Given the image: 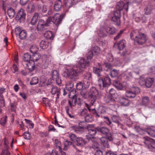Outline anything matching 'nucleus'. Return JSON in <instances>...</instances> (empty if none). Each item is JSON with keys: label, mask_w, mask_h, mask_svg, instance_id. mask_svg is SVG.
I'll return each mask as SVG.
<instances>
[{"label": "nucleus", "mask_w": 155, "mask_h": 155, "mask_svg": "<svg viewBox=\"0 0 155 155\" xmlns=\"http://www.w3.org/2000/svg\"><path fill=\"white\" fill-rule=\"evenodd\" d=\"M154 81V79L153 78H146V87L149 88L153 84Z\"/></svg>", "instance_id": "2f4dec72"}, {"label": "nucleus", "mask_w": 155, "mask_h": 155, "mask_svg": "<svg viewBox=\"0 0 155 155\" xmlns=\"http://www.w3.org/2000/svg\"><path fill=\"white\" fill-rule=\"evenodd\" d=\"M74 0H67L66 5L68 8L71 7L73 5L75 4Z\"/></svg>", "instance_id": "c03bdc74"}, {"label": "nucleus", "mask_w": 155, "mask_h": 155, "mask_svg": "<svg viewBox=\"0 0 155 155\" xmlns=\"http://www.w3.org/2000/svg\"><path fill=\"white\" fill-rule=\"evenodd\" d=\"M120 11L117 10L114 12V16L112 18V20L114 22V24L117 25H119L120 24Z\"/></svg>", "instance_id": "9d476101"}, {"label": "nucleus", "mask_w": 155, "mask_h": 155, "mask_svg": "<svg viewBox=\"0 0 155 155\" xmlns=\"http://www.w3.org/2000/svg\"><path fill=\"white\" fill-rule=\"evenodd\" d=\"M86 137L87 138L89 141L91 140L93 142V143L92 145V147L93 148L95 149L99 147V144L98 143L95 141H94V137H90L89 135H86Z\"/></svg>", "instance_id": "cd10ccee"}, {"label": "nucleus", "mask_w": 155, "mask_h": 155, "mask_svg": "<svg viewBox=\"0 0 155 155\" xmlns=\"http://www.w3.org/2000/svg\"><path fill=\"white\" fill-rule=\"evenodd\" d=\"M7 13L8 16L11 18H13L15 14L14 9L12 8H9L8 9Z\"/></svg>", "instance_id": "c9c22d12"}, {"label": "nucleus", "mask_w": 155, "mask_h": 155, "mask_svg": "<svg viewBox=\"0 0 155 155\" xmlns=\"http://www.w3.org/2000/svg\"><path fill=\"white\" fill-rule=\"evenodd\" d=\"M91 61H88L86 60H85L83 58H82L79 61L78 65V67L79 69H81L82 70V72L84 71V69L90 65Z\"/></svg>", "instance_id": "1a4fd4ad"}, {"label": "nucleus", "mask_w": 155, "mask_h": 155, "mask_svg": "<svg viewBox=\"0 0 155 155\" xmlns=\"http://www.w3.org/2000/svg\"><path fill=\"white\" fill-rule=\"evenodd\" d=\"M123 32V31H120L119 33H118L117 36L114 37V39L115 40H117L120 38L121 36V35L122 34Z\"/></svg>", "instance_id": "774afa93"}, {"label": "nucleus", "mask_w": 155, "mask_h": 155, "mask_svg": "<svg viewBox=\"0 0 155 155\" xmlns=\"http://www.w3.org/2000/svg\"><path fill=\"white\" fill-rule=\"evenodd\" d=\"M38 78L37 77L33 78L32 80L30 81V84L31 85L36 84L38 82Z\"/></svg>", "instance_id": "09e8293b"}, {"label": "nucleus", "mask_w": 155, "mask_h": 155, "mask_svg": "<svg viewBox=\"0 0 155 155\" xmlns=\"http://www.w3.org/2000/svg\"><path fill=\"white\" fill-rule=\"evenodd\" d=\"M130 35L131 38L134 40L139 45H143L146 41V35L144 33L140 32L138 30L133 31Z\"/></svg>", "instance_id": "f03ea898"}, {"label": "nucleus", "mask_w": 155, "mask_h": 155, "mask_svg": "<svg viewBox=\"0 0 155 155\" xmlns=\"http://www.w3.org/2000/svg\"><path fill=\"white\" fill-rule=\"evenodd\" d=\"M0 102L1 104H2L3 106L4 107L5 106V101L3 96L2 95H0Z\"/></svg>", "instance_id": "0e129e2a"}, {"label": "nucleus", "mask_w": 155, "mask_h": 155, "mask_svg": "<svg viewBox=\"0 0 155 155\" xmlns=\"http://www.w3.org/2000/svg\"><path fill=\"white\" fill-rule=\"evenodd\" d=\"M146 79L142 78L140 79L139 81V83L140 84L141 86H143L145 85L146 86Z\"/></svg>", "instance_id": "69168bd1"}, {"label": "nucleus", "mask_w": 155, "mask_h": 155, "mask_svg": "<svg viewBox=\"0 0 155 155\" xmlns=\"http://www.w3.org/2000/svg\"><path fill=\"white\" fill-rule=\"evenodd\" d=\"M26 14L24 12V10L21 9L18 12L15 17V19L19 21L20 23H24L25 20Z\"/></svg>", "instance_id": "9b49d317"}, {"label": "nucleus", "mask_w": 155, "mask_h": 155, "mask_svg": "<svg viewBox=\"0 0 155 155\" xmlns=\"http://www.w3.org/2000/svg\"><path fill=\"white\" fill-rule=\"evenodd\" d=\"M71 128L75 132L78 134H82L84 131V127L79 126H74L71 127Z\"/></svg>", "instance_id": "aec40b11"}, {"label": "nucleus", "mask_w": 155, "mask_h": 155, "mask_svg": "<svg viewBox=\"0 0 155 155\" xmlns=\"http://www.w3.org/2000/svg\"><path fill=\"white\" fill-rule=\"evenodd\" d=\"M78 66L74 65L71 68L67 69L65 72L66 74V77L70 79L76 80L78 77L82 73L81 69H79Z\"/></svg>", "instance_id": "7ed1b4c3"}, {"label": "nucleus", "mask_w": 155, "mask_h": 155, "mask_svg": "<svg viewBox=\"0 0 155 155\" xmlns=\"http://www.w3.org/2000/svg\"><path fill=\"white\" fill-rule=\"evenodd\" d=\"M44 36L48 39L53 40L54 38L53 33L50 31H46L44 33Z\"/></svg>", "instance_id": "7c9ffc66"}, {"label": "nucleus", "mask_w": 155, "mask_h": 155, "mask_svg": "<svg viewBox=\"0 0 155 155\" xmlns=\"http://www.w3.org/2000/svg\"><path fill=\"white\" fill-rule=\"evenodd\" d=\"M38 51V48L35 45H33L30 49V52L33 54V59L36 62L38 60L39 54L37 52Z\"/></svg>", "instance_id": "ddd939ff"}, {"label": "nucleus", "mask_w": 155, "mask_h": 155, "mask_svg": "<svg viewBox=\"0 0 155 155\" xmlns=\"http://www.w3.org/2000/svg\"><path fill=\"white\" fill-rule=\"evenodd\" d=\"M76 87L77 90H80L83 87V84L81 82L77 83L76 85Z\"/></svg>", "instance_id": "13d9d810"}, {"label": "nucleus", "mask_w": 155, "mask_h": 155, "mask_svg": "<svg viewBox=\"0 0 155 155\" xmlns=\"http://www.w3.org/2000/svg\"><path fill=\"white\" fill-rule=\"evenodd\" d=\"M104 101L107 103L109 104L110 105H114L115 104V101L112 98L111 96L106 95L104 97Z\"/></svg>", "instance_id": "412c9836"}, {"label": "nucleus", "mask_w": 155, "mask_h": 155, "mask_svg": "<svg viewBox=\"0 0 155 155\" xmlns=\"http://www.w3.org/2000/svg\"><path fill=\"white\" fill-rule=\"evenodd\" d=\"M105 29L106 32L109 35H113L116 31L115 28L113 27H106Z\"/></svg>", "instance_id": "473e14b6"}, {"label": "nucleus", "mask_w": 155, "mask_h": 155, "mask_svg": "<svg viewBox=\"0 0 155 155\" xmlns=\"http://www.w3.org/2000/svg\"><path fill=\"white\" fill-rule=\"evenodd\" d=\"M62 5V3L61 1H56L54 5V10L56 11H60Z\"/></svg>", "instance_id": "72a5a7b5"}, {"label": "nucleus", "mask_w": 155, "mask_h": 155, "mask_svg": "<svg viewBox=\"0 0 155 155\" xmlns=\"http://www.w3.org/2000/svg\"><path fill=\"white\" fill-rule=\"evenodd\" d=\"M98 35L100 37H103L107 36V34L104 32L102 29L100 30L98 33Z\"/></svg>", "instance_id": "5fc2aeb1"}, {"label": "nucleus", "mask_w": 155, "mask_h": 155, "mask_svg": "<svg viewBox=\"0 0 155 155\" xmlns=\"http://www.w3.org/2000/svg\"><path fill=\"white\" fill-rule=\"evenodd\" d=\"M31 58V56L29 53H26L23 56V59L24 61L25 62H28L27 64V66L28 67L29 65H31V64H34L35 65H37L35 63V60H34L33 57V60H30Z\"/></svg>", "instance_id": "4468645a"}, {"label": "nucleus", "mask_w": 155, "mask_h": 155, "mask_svg": "<svg viewBox=\"0 0 155 155\" xmlns=\"http://www.w3.org/2000/svg\"><path fill=\"white\" fill-rule=\"evenodd\" d=\"M114 86L119 90H121L123 88L122 85L118 81H116L114 84Z\"/></svg>", "instance_id": "79ce46f5"}, {"label": "nucleus", "mask_w": 155, "mask_h": 155, "mask_svg": "<svg viewBox=\"0 0 155 155\" xmlns=\"http://www.w3.org/2000/svg\"><path fill=\"white\" fill-rule=\"evenodd\" d=\"M103 118L104 119L105 122L107 125L110 126L112 125L111 121L107 117L104 116Z\"/></svg>", "instance_id": "603ef678"}, {"label": "nucleus", "mask_w": 155, "mask_h": 155, "mask_svg": "<svg viewBox=\"0 0 155 155\" xmlns=\"http://www.w3.org/2000/svg\"><path fill=\"white\" fill-rule=\"evenodd\" d=\"M84 119L85 121L87 122H91L92 120V115L87 114L85 116Z\"/></svg>", "instance_id": "8fccbe9b"}, {"label": "nucleus", "mask_w": 155, "mask_h": 155, "mask_svg": "<svg viewBox=\"0 0 155 155\" xmlns=\"http://www.w3.org/2000/svg\"><path fill=\"white\" fill-rule=\"evenodd\" d=\"M59 77V73L58 71L56 70H53L52 73V78L53 80L54 79H57Z\"/></svg>", "instance_id": "37998d69"}, {"label": "nucleus", "mask_w": 155, "mask_h": 155, "mask_svg": "<svg viewBox=\"0 0 155 155\" xmlns=\"http://www.w3.org/2000/svg\"><path fill=\"white\" fill-rule=\"evenodd\" d=\"M47 59V56L46 55H43L41 57V59L42 61V67L43 68H46L48 67L49 61Z\"/></svg>", "instance_id": "bb28decb"}, {"label": "nucleus", "mask_w": 155, "mask_h": 155, "mask_svg": "<svg viewBox=\"0 0 155 155\" xmlns=\"http://www.w3.org/2000/svg\"><path fill=\"white\" fill-rule=\"evenodd\" d=\"M50 85L52 87L51 89V93L52 94H57V98H59V96L60 94V88H58L56 86H53L51 84Z\"/></svg>", "instance_id": "a211bd4d"}, {"label": "nucleus", "mask_w": 155, "mask_h": 155, "mask_svg": "<svg viewBox=\"0 0 155 155\" xmlns=\"http://www.w3.org/2000/svg\"><path fill=\"white\" fill-rule=\"evenodd\" d=\"M97 131L99 132L101 134L105 135L109 140H113L110 130L108 128L104 127L100 128L97 127Z\"/></svg>", "instance_id": "0eeeda50"}, {"label": "nucleus", "mask_w": 155, "mask_h": 155, "mask_svg": "<svg viewBox=\"0 0 155 155\" xmlns=\"http://www.w3.org/2000/svg\"><path fill=\"white\" fill-rule=\"evenodd\" d=\"M135 129L140 134H142L145 130H143L139 126H136L134 127Z\"/></svg>", "instance_id": "49530a36"}, {"label": "nucleus", "mask_w": 155, "mask_h": 155, "mask_svg": "<svg viewBox=\"0 0 155 155\" xmlns=\"http://www.w3.org/2000/svg\"><path fill=\"white\" fill-rule=\"evenodd\" d=\"M39 46L42 49H45L48 47V43L44 40H42Z\"/></svg>", "instance_id": "58836bf2"}, {"label": "nucleus", "mask_w": 155, "mask_h": 155, "mask_svg": "<svg viewBox=\"0 0 155 155\" xmlns=\"http://www.w3.org/2000/svg\"><path fill=\"white\" fill-rule=\"evenodd\" d=\"M107 59L109 62H112L114 60V58L112 54L110 53H108L107 54Z\"/></svg>", "instance_id": "864d4df0"}, {"label": "nucleus", "mask_w": 155, "mask_h": 155, "mask_svg": "<svg viewBox=\"0 0 155 155\" xmlns=\"http://www.w3.org/2000/svg\"><path fill=\"white\" fill-rule=\"evenodd\" d=\"M98 68L94 67L93 68V72L94 73L97 74L98 77L101 76V73L102 72V66L99 63L97 64Z\"/></svg>", "instance_id": "4be33fe9"}, {"label": "nucleus", "mask_w": 155, "mask_h": 155, "mask_svg": "<svg viewBox=\"0 0 155 155\" xmlns=\"http://www.w3.org/2000/svg\"><path fill=\"white\" fill-rule=\"evenodd\" d=\"M76 142V145L81 147L84 146L86 143V141L81 137H78Z\"/></svg>", "instance_id": "c756f323"}, {"label": "nucleus", "mask_w": 155, "mask_h": 155, "mask_svg": "<svg viewBox=\"0 0 155 155\" xmlns=\"http://www.w3.org/2000/svg\"><path fill=\"white\" fill-rule=\"evenodd\" d=\"M24 137L25 139H29L30 138V134L29 131H27V132H25L23 134Z\"/></svg>", "instance_id": "e2e57ef3"}, {"label": "nucleus", "mask_w": 155, "mask_h": 155, "mask_svg": "<svg viewBox=\"0 0 155 155\" xmlns=\"http://www.w3.org/2000/svg\"><path fill=\"white\" fill-rule=\"evenodd\" d=\"M87 113V110L86 108H84L81 111L80 113V115L81 116H84L85 117V116L88 114Z\"/></svg>", "instance_id": "680f3d73"}, {"label": "nucleus", "mask_w": 155, "mask_h": 155, "mask_svg": "<svg viewBox=\"0 0 155 155\" xmlns=\"http://www.w3.org/2000/svg\"><path fill=\"white\" fill-rule=\"evenodd\" d=\"M107 138L105 137H102L100 138L101 143L103 145L105 148H108L109 147V145L108 143Z\"/></svg>", "instance_id": "c85d7f7f"}, {"label": "nucleus", "mask_w": 155, "mask_h": 155, "mask_svg": "<svg viewBox=\"0 0 155 155\" xmlns=\"http://www.w3.org/2000/svg\"><path fill=\"white\" fill-rule=\"evenodd\" d=\"M149 98L148 97H145L142 98L141 102L142 105L146 106L149 105Z\"/></svg>", "instance_id": "e433bc0d"}, {"label": "nucleus", "mask_w": 155, "mask_h": 155, "mask_svg": "<svg viewBox=\"0 0 155 155\" xmlns=\"http://www.w3.org/2000/svg\"><path fill=\"white\" fill-rule=\"evenodd\" d=\"M145 132L151 137H155V130L150 128H147L145 130Z\"/></svg>", "instance_id": "f704fd0d"}, {"label": "nucleus", "mask_w": 155, "mask_h": 155, "mask_svg": "<svg viewBox=\"0 0 155 155\" xmlns=\"http://www.w3.org/2000/svg\"><path fill=\"white\" fill-rule=\"evenodd\" d=\"M77 102V97L76 95L74 94L68 100V104L71 108L75 106Z\"/></svg>", "instance_id": "5701e85b"}, {"label": "nucleus", "mask_w": 155, "mask_h": 155, "mask_svg": "<svg viewBox=\"0 0 155 155\" xmlns=\"http://www.w3.org/2000/svg\"><path fill=\"white\" fill-rule=\"evenodd\" d=\"M86 128L88 134L91 136V137H93L96 134L97 130V127H95L94 125H88Z\"/></svg>", "instance_id": "2eb2a0df"}, {"label": "nucleus", "mask_w": 155, "mask_h": 155, "mask_svg": "<svg viewBox=\"0 0 155 155\" xmlns=\"http://www.w3.org/2000/svg\"><path fill=\"white\" fill-rule=\"evenodd\" d=\"M140 92L139 88L137 87L132 88L131 91L126 92V95L127 97L129 98H132L135 97L136 94Z\"/></svg>", "instance_id": "f8f14e48"}, {"label": "nucleus", "mask_w": 155, "mask_h": 155, "mask_svg": "<svg viewBox=\"0 0 155 155\" xmlns=\"http://www.w3.org/2000/svg\"><path fill=\"white\" fill-rule=\"evenodd\" d=\"M69 137L71 140L74 142L76 141L77 140L78 137H77L74 134L70 133L69 135Z\"/></svg>", "instance_id": "3c124183"}, {"label": "nucleus", "mask_w": 155, "mask_h": 155, "mask_svg": "<svg viewBox=\"0 0 155 155\" xmlns=\"http://www.w3.org/2000/svg\"><path fill=\"white\" fill-rule=\"evenodd\" d=\"M119 101L120 104L122 106H126L129 104V101L127 99L124 97H120Z\"/></svg>", "instance_id": "a878e982"}, {"label": "nucleus", "mask_w": 155, "mask_h": 155, "mask_svg": "<svg viewBox=\"0 0 155 155\" xmlns=\"http://www.w3.org/2000/svg\"><path fill=\"white\" fill-rule=\"evenodd\" d=\"M63 15H60L59 14H55L53 18L50 16L46 19V22H45L43 19L39 20V31H42L45 30L46 27L49 25V24H51L52 22L53 24L58 27L61 23L63 18Z\"/></svg>", "instance_id": "f257e3e1"}, {"label": "nucleus", "mask_w": 155, "mask_h": 155, "mask_svg": "<svg viewBox=\"0 0 155 155\" xmlns=\"http://www.w3.org/2000/svg\"><path fill=\"white\" fill-rule=\"evenodd\" d=\"M6 118L7 117L6 116L1 119L0 121V123L1 125L4 126L5 125V123L6 122Z\"/></svg>", "instance_id": "052dcab7"}, {"label": "nucleus", "mask_w": 155, "mask_h": 155, "mask_svg": "<svg viewBox=\"0 0 155 155\" xmlns=\"http://www.w3.org/2000/svg\"><path fill=\"white\" fill-rule=\"evenodd\" d=\"M98 96L99 93L96 88L94 87H91L88 93V102L90 106L95 104Z\"/></svg>", "instance_id": "20e7f679"}, {"label": "nucleus", "mask_w": 155, "mask_h": 155, "mask_svg": "<svg viewBox=\"0 0 155 155\" xmlns=\"http://www.w3.org/2000/svg\"><path fill=\"white\" fill-rule=\"evenodd\" d=\"M112 120L113 122L117 124L118 126H120L121 128L122 125L121 123L122 121L120 117L118 116L114 115L111 117Z\"/></svg>", "instance_id": "6ab92c4d"}, {"label": "nucleus", "mask_w": 155, "mask_h": 155, "mask_svg": "<svg viewBox=\"0 0 155 155\" xmlns=\"http://www.w3.org/2000/svg\"><path fill=\"white\" fill-rule=\"evenodd\" d=\"M72 143L71 142L68 140H66L64 142V150H67V148L72 144Z\"/></svg>", "instance_id": "a18cd8bd"}, {"label": "nucleus", "mask_w": 155, "mask_h": 155, "mask_svg": "<svg viewBox=\"0 0 155 155\" xmlns=\"http://www.w3.org/2000/svg\"><path fill=\"white\" fill-rule=\"evenodd\" d=\"M22 30L21 29V28L19 27H17L15 28V33L17 35H18Z\"/></svg>", "instance_id": "338daca9"}, {"label": "nucleus", "mask_w": 155, "mask_h": 155, "mask_svg": "<svg viewBox=\"0 0 155 155\" xmlns=\"http://www.w3.org/2000/svg\"><path fill=\"white\" fill-rule=\"evenodd\" d=\"M39 85L41 87H44L46 85L48 87L50 85V84L47 83V79L45 76L43 75L41 77Z\"/></svg>", "instance_id": "b1692460"}, {"label": "nucleus", "mask_w": 155, "mask_h": 155, "mask_svg": "<svg viewBox=\"0 0 155 155\" xmlns=\"http://www.w3.org/2000/svg\"><path fill=\"white\" fill-rule=\"evenodd\" d=\"M18 35L19 36V38L21 39H25L27 36L26 31L24 30H22Z\"/></svg>", "instance_id": "ea45409f"}, {"label": "nucleus", "mask_w": 155, "mask_h": 155, "mask_svg": "<svg viewBox=\"0 0 155 155\" xmlns=\"http://www.w3.org/2000/svg\"><path fill=\"white\" fill-rule=\"evenodd\" d=\"M143 138L145 140L144 143L146 145V147L151 151H155V140L149 138L144 137Z\"/></svg>", "instance_id": "6e6552de"}, {"label": "nucleus", "mask_w": 155, "mask_h": 155, "mask_svg": "<svg viewBox=\"0 0 155 155\" xmlns=\"http://www.w3.org/2000/svg\"><path fill=\"white\" fill-rule=\"evenodd\" d=\"M39 14L38 13H35L33 16L32 19L31 23L32 25H35L38 22L37 26L36 28L37 30L39 31L38 26L39 25Z\"/></svg>", "instance_id": "f3484780"}, {"label": "nucleus", "mask_w": 155, "mask_h": 155, "mask_svg": "<svg viewBox=\"0 0 155 155\" xmlns=\"http://www.w3.org/2000/svg\"><path fill=\"white\" fill-rule=\"evenodd\" d=\"M98 110L99 113L103 114L106 112V108L103 106H101L99 107Z\"/></svg>", "instance_id": "de8ad7c7"}, {"label": "nucleus", "mask_w": 155, "mask_h": 155, "mask_svg": "<svg viewBox=\"0 0 155 155\" xmlns=\"http://www.w3.org/2000/svg\"><path fill=\"white\" fill-rule=\"evenodd\" d=\"M93 56V51L92 50H88L86 54L87 60L88 61L92 59Z\"/></svg>", "instance_id": "a19ab883"}, {"label": "nucleus", "mask_w": 155, "mask_h": 155, "mask_svg": "<svg viewBox=\"0 0 155 155\" xmlns=\"http://www.w3.org/2000/svg\"><path fill=\"white\" fill-rule=\"evenodd\" d=\"M28 8L31 9V12H34L35 9V5L34 3H31L29 4Z\"/></svg>", "instance_id": "bf43d9fd"}, {"label": "nucleus", "mask_w": 155, "mask_h": 155, "mask_svg": "<svg viewBox=\"0 0 155 155\" xmlns=\"http://www.w3.org/2000/svg\"><path fill=\"white\" fill-rule=\"evenodd\" d=\"M144 11L146 15H148L150 14L151 12V10L150 6H148L146 7L144 9Z\"/></svg>", "instance_id": "6e6d98bb"}, {"label": "nucleus", "mask_w": 155, "mask_h": 155, "mask_svg": "<svg viewBox=\"0 0 155 155\" xmlns=\"http://www.w3.org/2000/svg\"><path fill=\"white\" fill-rule=\"evenodd\" d=\"M111 83L110 79L107 76H105L104 78L100 77L98 81V85L101 89L107 88L110 86Z\"/></svg>", "instance_id": "39448f33"}, {"label": "nucleus", "mask_w": 155, "mask_h": 155, "mask_svg": "<svg viewBox=\"0 0 155 155\" xmlns=\"http://www.w3.org/2000/svg\"><path fill=\"white\" fill-rule=\"evenodd\" d=\"M86 107L88 108L89 111L91 113L93 116L95 117L96 118L99 117H100V115L97 113L95 109H91L90 108V107L91 106H90V104H88L85 103Z\"/></svg>", "instance_id": "393cba45"}, {"label": "nucleus", "mask_w": 155, "mask_h": 155, "mask_svg": "<svg viewBox=\"0 0 155 155\" xmlns=\"http://www.w3.org/2000/svg\"><path fill=\"white\" fill-rule=\"evenodd\" d=\"M92 51L93 53H94V54L95 55H98L100 53V48L97 46H95L92 47Z\"/></svg>", "instance_id": "4c0bfd02"}, {"label": "nucleus", "mask_w": 155, "mask_h": 155, "mask_svg": "<svg viewBox=\"0 0 155 155\" xmlns=\"http://www.w3.org/2000/svg\"><path fill=\"white\" fill-rule=\"evenodd\" d=\"M124 7V9L127 11L128 8V4L127 3L125 4L122 1H120L117 3L116 8L117 10L121 11Z\"/></svg>", "instance_id": "dca6fc26"}, {"label": "nucleus", "mask_w": 155, "mask_h": 155, "mask_svg": "<svg viewBox=\"0 0 155 155\" xmlns=\"http://www.w3.org/2000/svg\"><path fill=\"white\" fill-rule=\"evenodd\" d=\"M126 43V42L125 40H122L114 44V47H117L118 49L120 51L119 53L120 54L121 56H124L127 54V51L126 50H125L122 52H121L125 48Z\"/></svg>", "instance_id": "423d86ee"}, {"label": "nucleus", "mask_w": 155, "mask_h": 155, "mask_svg": "<svg viewBox=\"0 0 155 155\" xmlns=\"http://www.w3.org/2000/svg\"><path fill=\"white\" fill-rule=\"evenodd\" d=\"M118 74V72L117 70L113 69L110 72V75L112 77H114Z\"/></svg>", "instance_id": "4d7b16f0"}]
</instances>
